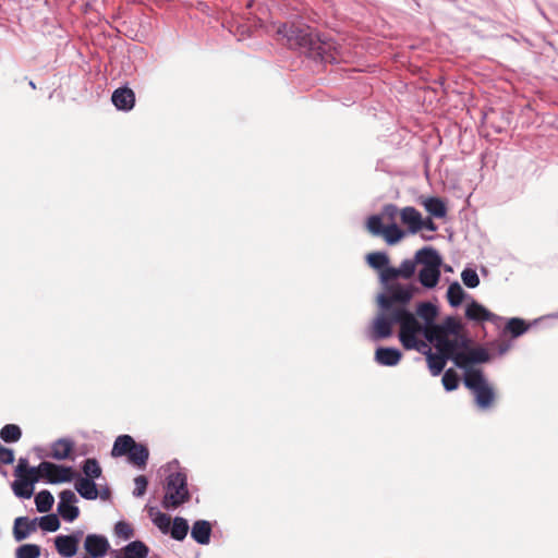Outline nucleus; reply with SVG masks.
Returning <instances> with one entry per match:
<instances>
[{"instance_id": "nucleus-1", "label": "nucleus", "mask_w": 558, "mask_h": 558, "mask_svg": "<svg viewBox=\"0 0 558 558\" xmlns=\"http://www.w3.org/2000/svg\"><path fill=\"white\" fill-rule=\"evenodd\" d=\"M439 315L432 302H420L415 312L409 308L395 311L391 323L399 325L398 339L405 350L424 351L427 348L425 335L434 329Z\"/></svg>"}, {"instance_id": "nucleus-2", "label": "nucleus", "mask_w": 558, "mask_h": 558, "mask_svg": "<svg viewBox=\"0 0 558 558\" xmlns=\"http://www.w3.org/2000/svg\"><path fill=\"white\" fill-rule=\"evenodd\" d=\"M380 284L384 292L378 294L377 303L383 313L378 314L373 322L371 339L374 341L392 336V326L397 325V323H391L395 311L408 308V304L420 291L418 287L413 283L402 284L396 281H387Z\"/></svg>"}, {"instance_id": "nucleus-3", "label": "nucleus", "mask_w": 558, "mask_h": 558, "mask_svg": "<svg viewBox=\"0 0 558 558\" xmlns=\"http://www.w3.org/2000/svg\"><path fill=\"white\" fill-rule=\"evenodd\" d=\"M277 34L286 38L290 47L301 49L311 58L322 61L327 59L326 54L330 45L308 26L281 24L277 28Z\"/></svg>"}, {"instance_id": "nucleus-4", "label": "nucleus", "mask_w": 558, "mask_h": 558, "mask_svg": "<svg viewBox=\"0 0 558 558\" xmlns=\"http://www.w3.org/2000/svg\"><path fill=\"white\" fill-rule=\"evenodd\" d=\"M165 495L161 505L165 509H175L191 499L187 475L184 470L170 472L166 477Z\"/></svg>"}, {"instance_id": "nucleus-5", "label": "nucleus", "mask_w": 558, "mask_h": 558, "mask_svg": "<svg viewBox=\"0 0 558 558\" xmlns=\"http://www.w3.org/2000/svg\"><path fill=\"white\" fill-rule=\"evenodd\" d=\"M417 259L422 268L418 271V281L426 289H434L441 276L442 258L433 246H424L417 251Z\"/></svg>"}, {"instance_id": "nucleus-6", "label": "nucleus", "mask_w": 558, "mask_h": 558, "mask_svg": "<svg viewBox=\"0 0 558 558\" xmlns=\"http://www.w3.org/2000/svg\"><path fill=\"white\" fill-rule=\"evenodd\" d=\"M463 383L473 392L478 409L487 410L493 405L496 392L481 369L468 371L463 376Z\"/></svg>"}, {"instance_id": "nucleus-7", "label": "nucleus", "mask_w": 558, "mask_h": 558, "mask_svg": "<svg viewBox=\"0 0 558 558\" xmlns=\"http://www.w3.org/2000/svg\"><path fill=\"white\" fill-rule=\"evenodd\" d=\"M112 457L128 456L131 463L138 468H145L149 458V450L146 445L136 442L130 435H120L116 438L112 450Z\"/></svg>"}, {"instance_id": "nucleus-8", "label": "nucleus", "mask_w": 558, "mask_h": 558, "mask_svg": "<svg viewBox=\"0 0 558 558\" xmlns=\"http://www.w3.org/2000/svg\"><path fill=\"white\" fill-rule=\"evenodd\" d=\"M437 352L444 353L458 367L472 339L463 333L430 342Z\"/></svg>"}, {"instance_id": "nucleus-9", "label": "nucleus", "mask_w": 558, "mask_h": 558, "mask_svg": "<svg viewBox=\"0 0 558 558\" xmlns=\"http://www.w3.org/2000/svg\"><path fill=\"white\" fill-rule=\"evenodd\" d=\"M462 330L463 325L458 318L454 316H447L442 322H437L434 329H432L428 335H425V341L428 343L439 339L463 335Z\"/></svg>"}, {"instance_id": "nucleus-10", "label": "nucleus", "mask_w": 558, "mask_h": 558, "mask_svg": "<svg viewBox=\"0 0 558 558\" xmlns=\"http://www.w3.org/2000/svg\"><path fill=\"white\" fill-rule=\"evenodd\" d=\"M417 265H420V262L417 259L416 252L414 258L402 260L399 267L391 266V268H387L380 275V283H386L387 281H397L399 278L409 280L415 275Z\"/></svg>"}, {"instance_id": "nucleus-11", "label": "nucleus", "mask_w": 558, "mask_h": 558, "mask_svg": "<svg viewBox=\"0 0 558 558\" xmlns=\"http://www.w3.org/2000/svg\"><path fill=\"white\" fill-rule=\"evenodd\" d=\"M77 501L78 498L71 489H64L59 494L57 511L64 521L73 522L78 518L80 508L75 505Z\"/></svg>"}, {"instance_id": "nucleus-12", "label": "nucleus", "mask_w": 558, "mask_h": 558, "mask_svg": "<svg viewBox=\"0 0 558 558\" xmlns=\"http://www.w3.org/2000/svg\"><path fill=\"white\" fill-rule=\"evenodd\" d=\"M490 357L492 355L484 347H472V344H468V349L460 364H458V368L463 369L464 374H466L468 371L476 369L473 365L487 363L490 361Z\"/></svg>"}, {"instance_id": "nucleus-13", "label": "nucleus", "mask_w": 558, "mask_h": 558, "mask_svg": "<svg viewBox=\"0 0 558 558\" xmlns=\"http://www.w3.org/2000/svg\"><path fill=\"white\" fill-rule=\"evenodd\" d=\"M84 549L90 558H104L110 549L108 538L101 534H87Z\"/></svg>"}, {"instance_id": "nucleus-14", "label": "nucleus", "mask_w": 558, "mask_h": 558, "mask_svg": "<svg viewBox=\"0 0 558 558\" xmlns=\"http://www.w3.org/2000/svg\"><path fill=\"white\" fill-rule=\"evenodd\" d=\"M113 106L120 111H130L135 106V93L128 86L117 88L111 95Z\"/></svg>"}, {"instance_id": "nucleus-15", "label": "nucleus", "mask_w": 558, "mask_h": 558, "mask_svg": "<svg viewBox=\"0 0 558 558\" xmlns=\"http://www.w3.org/2000/svg\"><path fill=\"white\" fill-rule=\"evenodd\" d=\"M402 359V352L393 347H378L374 360L381 366H396Z\"/></svg>"}, {"instance_id": "nucleus-16", "label": "nucleus", "mask_w": 558, "mask_h": 558, "mask_svg": "<svg viewBox=\"0 0 558 558\" xmlns=\"http://www.w3.org/2000/svg\"><path fill=\"white\" fill-rule=\"evenodd\" d=\"M41 469H54V476L49 477V484H60V483H69L75 480L76 473L72 466H65L61 464H56L49 461H43Z\"/></svg>"}, {"instance_id": "nucleus-17", "label": "nucleus", "mask_w": 558, "mask_h": 558, "mask_svg": "<svg viewBox=\"0 0 558 558\" xmlns=\"http://www.w3.org/2000/svg\"><path fill=\"white\" fill-rule=\"evenodd\" d=\"M37 518L29 520L28 517H19L14 520L13 537L16 542L26 539L37 529Z\"/></svg>"}, {"instance_id": "nucleus-18", "label": "nucleus", "mask_w": 558, "mask_h": 558, "mask_svg": "<svg viewBox=\"0 0 558 558\" xmlns=\"http://www.w3.org/2000/svg\"><path fill=\"white\" fill-rule=\"evenodd\" d=\"M39 477L26 478L17 476L11 484L14 495L22 499H29L34 494L35 484Z\"/></svg>"}, {"instance_id": "nucleus-19", "label": "nucleus", "mask_w": 558, "mask_h": 558, "mask_svg": "<svg viewBox=\"0 0 558 558\" xmlns=\"http://www.w3.org/2000/svg\"><path fill=\"white\" fill-rule=\"evenodd\" d=\"M74 488L77 494L86 500H95L98 498V487L94 480L83 478L82 475L77 474Z\"/></svg>"}, {"instance_id": "nucleus-20", "label": "nucleus", "mask_w": 558, "mask_h": 558, "mask_svg": "<svg viewBox=\"0 0 558 558\" xmlns=\"http://www.w3.org/2000/svg\"><path fill=\"white\" fill-rule=\"evenodd\" d=\"M213 532L211 523L207 520H196L191 530L192 538L199 545H208Z\"/></svg>"}, {"instance_id": "nucleus-21", "label": "nucleus", "mask_w": 558, "mask_h": 558, "mask_svg": "<svg viewBox=\"0 0 558 558\" xmlns=\"http://www.w3.org/2000/svg\"><path fill=\"white\" fill-rule=\"evenodd\" d=\"M465 317L473 322H489L495 315L477 301L472 300L465 307Z\"/></svg>"}, {"instance_id": "nucleus-22", "label": "nucleus", "mask_w": 558, "mask_h": 558, "mask_svg": "<svg viewBox=\"0 0 558 558\" xmlns=\"http://www.w3.org/2000/svg\"><path fill=\"white\" fill-rule=\"evenodd\" d=\"M418 352L426 355L428 369L433 376L440 375L446 366L447 361H449L448 356H446L444 353H433L428 347L424 349V351Z\"/></svg>"}, {"instance_id": "nucleus-23", "label": "nucleus", "mask_w": 558, "mask_h": 558, "mask_svg": "<svg viewBox=\"0 0 558 558\" xmlns=\"http://www.w3.org/2000/svg\"><path fill=\"white\" fill-rule=\"evenodd\" d=\"M401 221L408 226L410 233H416L422 229V215L412 207H404L400 213Z\"/></svg>"}, {"instance_id": "nucleus-24", "label": "nucleus", "mask_w": 558, "mask_h": 558, "mask_svg": "<svg viewBox=\"0 0 558 558\" xmlns=\"http://www.w3.org/2000/svg\"><path fill=\"white\" fill-rule=\"evenodd\" d=\"M149 554L148 546L142 541H132L122 549V556L116 558H147Z\"/></svg>"}, {"instance_id": "nucleus-25", "label": "nucleus", "mask_w": 558, "mask_h": 558, "mask_svg": "<svg viewBox=\"0 0 558 558\" xmlns=\"http://www.w3.org/2000/svg\"><path fill=\"white\" fill-rule=\"evenodd\" d=\"M366 262L375 270L379 271V276L387 269L391 268L389 256L386 252L376 251L366 255Z\"/></svg>"}, {"instance_id": "nucleus-26", "label": "nucleus", "mask_w": 558, "mask_h": 558, "mask_svg": "<svg viewBox=\"0 0 558 558\" xmlns=\"http://www.w3.org/2000/svg\"><path fill=\"white\" fill-rule=\"evenodd\" d=\"M73 449V441L68 438H59L51 446V457L56 460H65Z\"/></svg>"}, {"instance_id": "nucleus-27", "label": "nucleus", "mask_w": 558, "mask_h": 558, "mask_svg": "<svg viewBox=\"0 0 558 558\" xmlns=\"http://www.w3.org/2000/svg\"><path fill=\"white\" fill-rule=\"evenodd\" d=\"M54 546L59 555L71 558L76 555L78 546L72 543L66 535H58L54 538Z\"/></svg>"}, {"instance_id": "nucleus-28", "label": "nucleus", "mask_w": 558, "mask_h": 558, "mask_svg": "<svg viewBox=\"0 0 558 558\" xmlns=\"http://www.w3.org/2000/svg\"><path fill=\"white\" fill-rule=\"evenodd\" d=\"M423 205L425 210L435 218H444L447 215L446 204L439 197H427Z\"/></svg>"}, {"instance_id": "nucleus-29", "label": "nucleus", "mask_w": 558, "mask_h": 558, "mask_svg": "<svg viewBox=\"0 0 558 558\" xmlns=\"http://www.w3.org/2000/svg\"><path fill=\"white\" fill-rule=\"evenodd\" d=\"M466 296V292L458 281H453L449 284L447 300L451 307H459Z\"/></svg>"}, {"instance_id": "nucleus-30", "label": "nucleus", "mask_w": 558, "mask_h": 558, "mask_svg": "<svg viewBox=\"0 0 558 558\" xmlns=\"http://www.w3.org/2000/svg\"><path fill=\"white\" fill-rule=\"evenodd\" d=\"M190 526L189 522L185 518L182 517H175L172 520V524L170 526V535L173 539L178 542H182L185 539L187 533H189Z\"/></svg>"}, {"instance_id": "nucleus-31", "label": "nucleus", "mask_w": 558, "mask_h": 558, "mask_svg": "<svg viewBox=\"0 0 558 558\" xmlns=\"http://www.w3.org/2000/svg\"><path fill=\"white\" fill-rule=\"evenodd\" d=\"M82 472L84 473L83 478L96 480L102 474L99 462L95 458H87L82 462Z\"/></svg>"}, {"instance_id": "nucleus-32", "label": "nucleus", "mask_w": 558, "mask_h": 558, "mask_svg": "<svg viewBox=\"0 0 558 558\" xmlns=\"http://www.w3.org/2000/svg\"><path fill=\"white\" fill-rule=\"evenodd\" d=\"M405 235V232L396 223L391 222L386 226L385 232L381 236L388 245H395L399 243Z\"/></svg>"}, {"instance_id": "nucleus-33", "label": "nucleus", "mask_w": 558, "mask_h": 558, "mask_svg": "<svg viewBox=\"0 0 558 558\" xmlns=\"http://www.w3.org/2000/svg\"><path fill=\"white\" fill-rule=\"evenodd\" d=\"M53 502L54 498L52 494L47 489L38 492L35 496V505L38 512H49L53 506Z\"/></svg>"}, {"instance_id": "nucleus-34", "label": "nucleus", "mask_w": 558, "mask_h": 558, "mask_svg": "<svg viewBox=\"0 0 558 558\" xmlns=\"http://www.w3.org/2000/svg\"><path fill=\"white\" fill-rule=\"evenodd\" d=\"M22 437V429L16 424H5L0 430V438L7 444L17 442Z\"/></svg>"}, {"instance_id": "nucleus-35", "label": "nucleus", "mask_w": 558, "mask_h": 558, "mask_svg": "<svg viewBox=\"0 0 558 558\" xmlns=\"http://www.w3.org/2000/svg\"><path fill=\"white\" fill-rule=\"evenodd\" d=\"M530 325L519 317H512L507 322L506 331H508L513 338H518L529 330Z\"/></svg>"}, {"instance_id": "nucleus-36", "label": "nucleus", "mask_w": 558, "mask_h": 558, "mask_svg": "<svg viewBox=\"0 0 558 558\" xmlns=\"http://www.w3.org/2000/svg\"><path fill=\"white\" fill-rule=\"evenodd\" d=\"M37 523L39 527L45 532H56L60 529V520L58 514L48 513L40 518H37Z\"/></svg>"}, {"instance_id": "nucleus-37", "label": "nucleus", "mask_w": 558, "mask_h": 558, "mask_svg": "<svg viewBox=\"0 0 558 558\" xmlns=\"http://www.w3.org/2000/svg\"><path fill=\"white\" fill-rule=\"evenodd\" d=\"M386 226L383 223L381 215H372L366 220V229L374 236H381Z\"/></svg>"}, {"instance_id": "nucleus-38", "label": "nucleus", "mask_w": 558, "mask_h": 558, "mask_svg": "<svg viewBox=\"0 0 558 558\" xmlns=\"http://www.w3.org/2000/svg\"><path fill=\"white\" fill-rule=\"evenodd\" d=\"M40 546L37 544H23L15 549V558H39Z\"/></svg>"}, {"instance_id": "nucleus-39", "label": "nucleus", "mask_w": 558, "mask_h": 558, "mask_svg": "<svg viewBox=\"0 0 558 558\" xmlns=\"http://www.w3.org/2000/svg\"><path fill=\"white\" fill-rule=\"evenodd\" d=\"M441 381L447 391H453L459 387L460 378L456 371L448 368L445 371Z\"/></svg>"}, {"instance_id": "nucleus-40", "label": "nucleus", "mask_w": 558, "mask_h": 558, "mask_svg": "<svg viewBox=\"0 0 558 558\" xmlns=\"http://www.w3.org/2000/svg\"><path fill=\"white\" fill-rule=\"evenodd\" d=\"M461 279L465 287L474 289L480 284V277L476 270L472 268H465L461 272Z\"/></svg>"}, {"instance_id": "nucleus-41", "label": "nucleus", "mask_w": 558, "mask_h": 558, "mask_svg": "<svg viewBox=\"0 0 558 558\" xmlns=\"http://www.w3.org/2000/svg\"><path fill=\"white\" fill-rule=\"evenodd\" d=\"M153 522L161 531V533H169L171 526V518L168 514L158 511Z\"/></svg>"}, {"instance_id": "nucleus-42", "label": "nucleus", "mask_w": 558, "mask_h": 558, "mask_svg": "<svg viewBox=\"0 0 558 558\" xmlns=\"http://www.w3.org/2000/svg\"><path fill=\"white\" fill-rule=\"evenodd\" d=\"M114 533L118 537L130 539L133 536L134 531L128 522L119 521L114 525Z\"/></svg>"}, {"instance_id": "nucleus-43", "label": "nucleus", "mask_w": 558, "mask_h": 558, "mask_svg": "<svg viewBox=\"0 0 558 558\" xmlns=\"http://www.w3.org/2000/svg\"><path fill=\"white\" fill-rule=\"evenodd\" d=\"M135 488L133 490L134 497H142L148 486V480L145 475H138L134 478Z\"/></svg>"}, {"instance_id": "nucleus-44", "label": "nucleus", "mask_w": 558, "mask_h": 558, "mask_svg": "<svg viewBox=\"0 0 558 558\" xmlns=\"http://www.w3.org/2000/svg\"><path fill=\"white\" fill-rule=\"evenodd\" d=\"M398 213H399V209L395 204H386V205H384L380 215L383 216V219L386 218V219L390 220L391 222H396L395 220L398 216Z\"/></svg>"}, {"instance_id": "nucleus-45", "label": "nucleus", "mask_w": 558, "mask_h": 558, "mask_svg": "<svg viewBox=\"0 0 558 558\" xmlns=\"http://www.w3.org/2000/svg\"><path fill=\"white\" fill-rule=\"evenodd\" d=\"M14 451L10 448L0 446V462L2 464H12L14 462Z\"/></svg>"}, {"instance_id": "nucleus-46", "label": "nucleus", "mask_w": 558, "mask_h": 558, "mask_svg": "<svg viewBox=\"0 0 558 558\" xmlns=\"http://www.w3.org/2000/svg\"><path fill=\"white\" fill-rule=\"evenodd\" d=\"M29 469V464H28V460L27 458H20L19 461H17V465L15 468V476H24V474L27 472V470Z\"/></svg>"}, {"instance_id": "nucleus-47", "label": "nucleus", "mask_w": 558, "mask_h": 558, "mask_svg": "<svg viewBox=\"0 0 558 558\" xmlns=\"http://www.w3.org/2000/svg\"><path fill=\"white\" fill-rule=\"evenodd\" d=\"M43 462H40L37 466H29L27 472L24 474L26 478H33V477H41L40 471H46L47 469H41Z\"/></svg>"}, {"instance_id": "nucleus-48", "label": "nucleus", "mask_w": 558, "mask_h": 558, "mask_svg": "<svg viewBox=\"0 0 558 558\" xmlns=\"http://www.w3.org/2000/svg\"><path fill=\"white\" fill-rule=\"evenodd\" d=\"M83 534L84 532L82 530H76V531H73L71 534L66 535V537H69V539L74 543L75 545L78 546L82 537H83Z\"/></svg>"}, {"instance_id": "nucleus-49", "label": "nucleus", "mask_w": 558, "mask_h": 558, "mask_svg": "<svg viewBox=\"0 0 558 558\" xmlns=\"http://www.w3.org/2000/svg\"><path fill=\"white\" fill-rule=\"evenodd\" d=\"M422 229H426L428 231L434 232L437 230V225L433 221L432 218H422Z\"/></svg>"}, {"instance_id": "nucleus-50", "label": "nucleus", "mask_w": 558, "mask_h": 558, "mask_svg": "<svg viewBox=\"0 0 558 558\" xmlns=\"http://www.w3.org/2000/svg\"><path fill=\"white\" fill-rule=\"evenodd\" d=\"M98 497L101 500H109L111 497V490L108 486L102 487L100 490L98 489Z\"/></svg>"}, {"instance_id": "nucleus-51", "label": "nucleus", "mask_w": 558, "mask_h": 558, "mask_svg": "<svg viewBox=\"0 0 558 558\" xmlns=\"http://www.w3.org/2000/svg\"><path fill=\"white\" fill-rule=\"evenodd\" d=\"M41 477H45L47 483H49V477H56L54 476V469H47L46 471H40Z\"/></svg>"}, {"instance_id": "nucleus-52", "label": "nucleus", "mask_w": 558, "mask_h": 558, "mask_svg": "<svg viewBox=\"0 0 558 558\" xmlns=\"http://www.w3.org/2000/svg\"><path fill=\"white\" fill-rule=\"evenodd\" d=\"M509 349H510V344L509 343H501L498 347V354L499 355H504V354H506L508 352Z\"/></svg>"}, {"instance_id": "nucleus-53", "label": "nucleus", "mask_w": 558, "mask_h": 558, "mask_svg": "<svg viewBox=\"0 0 558 558\" xmlns=\"http://www.w3.org/2000/svg\"><path fill=\"white\" fill-rule=\"evenodd\" d=\"M546 318H555V319H558V312L556 313H553V314H548L546 316H543L539 318L541 319H546ZM538 322V319H535L533 324H536Z\"/></svg>"}, {"instance_id": "nucleus-54", "label": "nucleus", "mask_w": 558, "mask_h": 558, "mask_svg": "<svg viewBox=\"0 0 558 558\" xmlns=\"http://www.w3.org/2000/svg\"><path fill=\"white\" fill-rule=\"evenodd\" d=\"M28 85H29L33 89H35V88H36V85H35V83H34V81H29V82H28Z\"/></svg>"}]
</instances>
